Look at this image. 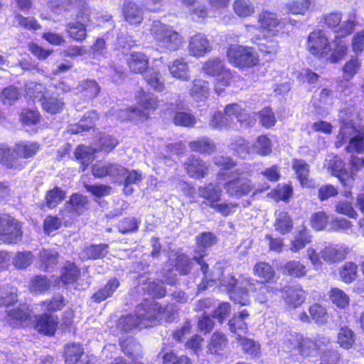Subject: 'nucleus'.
<instances>
[{
    "label": "nucleus",
    "instance_id": "nucleus-52",
    "mask_svg": "<svg viewBox=\"0 0 364 364\" xmlns=\"http://www.w3.org/2000/svg\"><path fill=\"white\" fill-rule=\"evenodd\" d=\"M50 287V280L46 276L38 275L31 279L30 290L33 292L41 293L48 290Z\"/></svg>",
    "mask_w": 364,
    "mask_h": 364
},
{
    "label": "nucleus",
    "instance_id": "nucleus-8",
    "mask_svg": "<svg viewBox=\"0 0 364 364\" xmlns=\"http://www.w3.org/2000/svg\"><path fill=\"white\" fill-rule=\"evenodd\" d=\"M307 46L309 52L318 58H326L331 51L329 41L325 32L321 30L309 34Z\"/></svg>",
    "mask_w": 364,
    "mask_h": 364
},
{
    "label": "nucleus",
    "instance_id": "nucleus-31",
    "mask_svg": "<svg viewBox=\"0 0 364 364\" xmlns=\"http://www.w3.org/2000/svg\"><path fill=\"white\" fill-rule=\"evenodd\" d=\"M39 148L37 142L23 141L15 145V152L18 158L28 159L34 156Z\"/></svg>",
    "mask_w": 364,
    "mask_h": 364
},
{
    "label": "nucleus",
    "instance_id": "nucleus-55",
    "mask_svg": "<svg viewBox=\"0 0 364 364\" xmlns=\"http://www.w3.org/2000/svg\"><path fill=\"white\" fill-rule=\"evenodd\" d=\"M357 276V266L352 262L344 264L340 269V277L343 282L351 283Z\"/></svg>",
    "mask_w": 364,
    "mask_h": 364
},
{
    "label": "nucleus",
    "instance_id": "nucleus-57",
    "mask_svg": "<svg viewBox=\"0 0 364 364\" xmlns=\"http://www.w3.org/2000/svg\"><path fill=\"white\" fill-rule=\"evenodd\" d=\"M253 149L262 156H266L272 152V144L270 139L264 135L257 137Z\"/></svg>",
    "mask_w": 364,
    "mask_h": 364
},
{
    "label": "nucleus",
    "instance_id": "nucleus-54",
    "mask_svg": "<svg viewBox=\"0 0 364 364\" xmlns=\"http://www.w3.org/2000/svg\"><path fill=\"white\" fill-rule=\"evenodd\" d=\"M139 223V221L134 217L125 218L118 223L117 228L122 234L134 232L138 230Z\"/></svg>",
    "mask_w": 364,
    "mask_h": 364
},
{
    "label": "nucleus",
    "instance_id": "nucleus-12",
    "mask_svg": "<svg viewBox=\"0 0 364 364\" xmlns=\"http://www.w3.org/2000/svg\"><path fill=\"white\" fill-rule=\"evenodd\" d=\"M324 166H326L328 171H331L332 175L338 177L344 186L348 185L346 178L348 174L345 168V164L338 156L333 154L328 155ZM348 181H349V179H348Z\"/></svg>",
    "mask_w": 364,
    "mask_h": 364
},
{
    "label": "nucleus",
    "instance_id": "nucleus-28",
    "mask_svg": "<svg viewBox=\"0 0 364 364\" xmlns=\"http://www.w3.org/2000/svg\"><path fill=\"white\" fill-rule=\"evenodd\" d=\"M114 115L122 120H144L147 119L148 113L136 107L119 109L115 111Z\"/></svg>",
    "mask_w": 364,
    "mask_h": 364
},
{
    "label": "nucleus",
    "instance_id": "nucleus-20",
    "mask_svg": "<svg viewBox=\"0 0 364 364\" xmlns=\"http://www.w3.org/2000/svg\"><path fill=\"white\" fill-rule=\"evenodd\" d=\"M170 74L175 78L183 81L191 79L189 67L183 58H177L168 65Z\"/></svg>",
    "mask_w": 364,
    "mask_h": 364
},
{
    "label": "nucleus",
    "instance_id": "nucleus-50",
    "mask_svg": "<svg viewBox=\"0 0 364 364\" xmlns=\"http://www.w3.org/2000/svg\"><path fill=\"white\" fill-rule=\"evenodd\" d=\"M255 275L262 279V282L269 281L274 274L273 268L267 262H258L254 267Z\"/></svg>",
    "mask_w": 364,
    "mask_h": 364
},
{
    "label": "nucleus",
    "instance_id": "nucleus-43",
    "mask_svg": "<svg viewBox=\"0 0 364 364\" xmlns=\"http://www.w3.org/2000/svg\"><path fill=\"white\" fill-rule=\"evenodd\" d=\"M283 271L289 276L301 277L306 275V267L299 261L291 260L284 265Z\"/></svg>",
    "mask_w": 364,
    "mask_h": 364
},
{
    "label": "nucleus",
    "instance_id": "nucleus-29",
    "mask_svg": "<svg viewBox=\"0 0 364 364\" xmlns=\"http://www.w3.org/2000/svg\"><path fill=\"white\" fill-rule=\"evenodd\" d=\"M189 148L196 152L210 154L215 151V143L206 136H202L188 143Z\"/></svg>",
    "mask_w": 364,
    "mask_h": 364
},
{
    "label": "nucleus",
    "instance_id": "nucleus-19",
    "mask_svg": "<svg viewBox=\"0 0 364 364\" xmlns=\"http://www.w3.org/2000/svg\"><path fill=\"white\" fill-rule=\"evenodd\" d=\"M123 14L126 21L133 25L140 24L144 19L143 9L132 1H128L124 4Z\"/></svg>",
    "mask_w": 364,
    "mask_h": 364
},
{
    "label": "nucleus",
    "instance_id": "nucleus-49",
    "mask_svg": "<svg viewBox=\"0 0 364 364\" xmlns=\"http://www.w3.org/2000/svg\"><path fill=\"white\" fill-rule=\"evenodd\" d=\"M75 156L81 164L82 171H84L91 164V149L85 145H79L75 150Z\"/></svg>",
    "mask_w": 364,
    "mask_h": 364
},
{
    "label": "nucleus",
    "instance_id": "nucleus-5",
    "mask_svg": "<svg viewBox=\"0 0 364 364\" xmlns=\"http://www.w3.org/2000/svg\"><path fill=\"white\" fill-rule=\"evenodd\" d=\"M346 254V249L338 245L325 246L319 252L313 247L306 250L307 257L314 268L320 267L322 260L328 264L340 262L345 259Z\"/></svg>",
    "mask_w": 364,
    "mask_h": 364
},
{
    "label": "nucleus",
    "instance_id": "nucleus-1",
    "mask_svg": "<svg viewBox=\"0 0 364 364\" xmlns=\"http://www.w3.org/2000/svg\"><path fill=\"white\" fill-rule=\"evenodd\" d=\"M223 285L230 292V299L241 306H247L250 304L248 291H255V298L261 304H264L277 294L279 289L259 283L250 278L237 279L234 276L229 275L224 279Z\"/></svg>",
    "mask_w": 364,
    "mask_h": 364
},
{
    "label": "nucleus",
    "instance_id": "nucleus-48",
    "mask_svg": "<svg viewBox=\"0 0 364 364\" xmlns=\"http://www.w3.org/2000/svg\"><path fill=\"white\" fill-rule=\"evenodd\" d=\"M312 0H295L287 4V9L292 14L305 15L309 10Z\"/></svg>",
    "mask_w": 364,
    "mask_h": 364
},
{
    "label": "nucleus",
    "instance_id": "nucleus-46",
    "mask_svg": "<svg viewBox=\"0 0 364 364\" xmlns=\"http://www.w3.org/2000/svg\"><path fill=\"white\" fill-rule=\"evenodd\" d=\"M16 289L11 286L0 287V306H8L17 301Z\"/></svg>",
    "mask_w": 364,
    "mask_h": 364
},
{
    "label": "nucleus",
    "instance_id": "nucleus-39",
    "mask_svg": "<svg viewBox=\"0 0 364 364\" xmlns=\"http://www.w3.org/2000/svg\"><path fill=\"white\" fill-rule=\"evenodd\" d=\"M228 339L225 335L221 332H215L208 345V350L211 353L219 354L227 345Z\"/></svg>",
    "mask_w": 364,
    "mask_h": 364
},
{
    "label": "nucleus",
    "instance_id": "nucleus-14",
    "mask_svg": "<svg viewBox=\"0 0 364 364\" xmlns=\"http://www.w3.org/2000/svg\"><path fill=\"white\" fill-rule=\"evenodd\" d=\"M222 194L223 190L218 184L209 183L198 188V196L204 198L210 208L221 200Z\"/></svg>",
    "mask_w": 364,
    "mask_h": 364
},
{
    "label": "nucleus",
    "instance_id": "nucleus-13",
    "mask_svg": "<svg viewBox=\"0 0 364 364\" xmlns=\"http://www.w3.org/2000/svg\"><path fill=\"white\" fill-rule=\"evenodd\" d=\"M341 123L340 132L338 134L337 140L335 142V145L337 148L341 147L346 141H350V137L353 136L361 132L360 127H356L355 124L352 122V119H344L341 116Z\"/></svg>",
    "mask_w": 364,
    "mask_h": 364
},
{
    "label": "nucleus",
    "instance_id": "nucleus-35",
    "mask_svg": "<svg viewBox=\"0 0 364 364\" xmlns=\"http://www.w3.org/2000/svg\"><path fill=\"white\" fill-rule=\"evenodd\" d=\"M87 204L86 197L74 193L71 196L69 201L65 203V207L68 212L80 214L83 212Z\"/></svg>",
    "mask_w": 364,
    "mask_h": 364
},
{
    "label": "nucleus",
    "instance_id": "nucleus-61",
    "mask_svg": "<svg viewBox=\"0 0 364 364\" xmlns=\"http://www.w3.org/2000/svg\"><path fill=\"white\" fill-rule=\"evenodd\" d=\"M173 120L176 125L182 127H193L196 122L195 117L186 112H177Z\"/></svg>",
    "mask_w": 364,
    "mask_h": 364
},
{
    "label": "nucleus",
    "instance_id": "nucleus-34",
    "mask_svg": "<svg viewBox=\"0 0 364 364\" xmlns=\"http://www.w3.org/2000/svg\"><path fill=\"white\" fill-rule=\"evenodd\" d=\"M274 227L277 231L282 235L291 231L293 228L292 220L287 212L276 213Z\"/></svg>",
    "mask_w": 364,
    "mask_h": 364
},
{
    "label": "nucleus",
    "instance_id": "nucleus-37",
    "mask_svg": "<svg viewBox=\"0 0 364 364\" xmlns=\"http://www.w3.org/2000/svg\"><path fill=\"white\" fill-rule=\"evenodd\" d=\"M78 276L77 267L73 263L68 262L61 269L59 284L61 282L63 285H67L73 283L77 279Z\"/></svg>",
    "mask_w": 364,
    "mask_h": 364
},
{
    "label": "nucleus",
    "instance_id": "nucleus-40",
    "mask_svg": "<svg viewBox=\"0 0 364 364\" xmlns=\"http://www.w3.org/2000/svg\"><path fill=\"white\" fill-rule=\"evenodd\" d=\"M144 78L147 84L154 90L161 92L164 88V80L159 71L149 69L144 75Z\"/></svg>",
    "mask_w": 364,
    "mask_h": 364
},
{
    "label": "nucleus",
    "instance_id": "nucleus-42",
    "mask_svg": "<svg viewBox=\"0 0 364 364\" xmlns=\"http://www.w3.org/2000/svg\"><path fill=\"white\" fill-rule=\"evenodd\" d=\"M225 64L218 58H213L207 60L203 65V71L209 75L215 76L225 71Z\"/></svg>",
    "mask_w": 364,
    "mask_h": 364
},
{
    "label": "nucleus",
    "instance_id": "nucleus-64",
    "mask_svg": "<svg viewBox=\"0 0 364 364\" xmlns=\"http://www.w3.org/2000/svg\"><path fill=\"white\" fill-rule=\"evenodd\" d=\"M258 115L260 124L266 128H270L276 123L274 114L269 107L262 109Z\"/></svg>",
    "mask_w": 364,
    "mask_h": 364
},
{
    "label": "nucleus",
    "instance_id": "nucleus-62",
    "mask_svg": "<svg viewBox=\"0 0 364 364\" xmlns=\"http://www.w3.org/2000/svg\"><path fill=\"white\" fill-rule=\"evenodd\" d=\"M348 152L355 151L358 153L364 152V134L360 132L358 134L350 137L349 144L346 148Z\"/></svg>",
    "mask_w": 364,
    "mask_h": 364
},
{
    "label": "nucleus",
    "instance_id": "nucleus-58",
    "mask_svg": "<svg viewBox=\"0 0 364 364\" xmlns=\"http://www.w3.org/2000/svg\"><path fill=\"white\" fill-rule=\"evenodd\" d=\"M361 63L357 58H353L346 63L343 67V77L346 80H350L358 73L360 70Z\"/></svg>",
    "mask_w": 364,
    "mask_h": 364
},
{
    "label": "nucleus",
    "instance_id": "nucleus-36",
    "mask_svg": "<svg viewBox=\"0 0 364 364\" xmlns=\"http://www.w3.org/2000/svg\"><path fill=\"white\" fill-rule=\"evenodd\" d=\"M58 253L54 250L43 249L39 252L41 268L48 270L53 268L58 263Z\"/></svg>",
    "mask_w": 364,
    "mask_h": 364
},
{
    "label": "nucleus",
    "instance_id": "nucleus-23",
    "mask_svg": "<svg viewBox=\"0 0 364 364\" xmlns=\"http://www.w3.org/2000/svg\"><path fill=\"white\" fill-rule=\"evenodd\" d=\"M0 164L9 168L21 167V164L15 152V147L11 149L6 144H0Z\"/></svg>",
    "mask_w": 364,
    "mask_h": 364
},
{
    "label": "nucleus",
    "instance_id": "nucleus-25",
    "mask_svg": "<svg viewBox=\"0 0 364 364\" xmlns=\"http://www.w3.org/2000/svg\"><path fill=\"white\" fill-rule=\"evenodd\" d=\"M138 306L136 309L135 315H127L126 316H122L117 323V327L122 331L127 332L132 330L134 328H148L149 326H144L141 322L142 319L140 318L139 314L138 313Z\"/></svg>",
    "mask_w": 364,
    "mask_h": 364
},
{
    "label": "nucleus",
    "instance_id": "nucleus-38",
    "mask_svg": "<svg viewBox=\"0 0 364 364\" xmlns=\"http://www.w3.org/2000/svg\"><path fill=\"white\" fill-rule=\"evenodd\" d=\"M311 241V236L309 231L305 228H303L294 236V239L291 242L290 250L294 252H297L304 248V247L307 244L310 243Z\"/></svg>",
    "mask_w": 364,
    "mask_h": 364
},
{
    "label": "nucleus",
    "instance_id": "nucleus-24",
    "mask_svg": "<svg viewBox=\"0 0 364 364\" xmlns=\"http://www.w3.org/2000/svg\"><path fill=\"white\" fill-rule=\"evenodd\" d=\"M225 114L228 120L235 118L242 124H245L247 127L251 126L252 120L250 114L237 104L227 105L225 109Z\"/></svg>",
    "mask_w": 364,
    "mask_h": 364
},
{
    "label": "nucleus",
    "instance_id": "nucleus-7",
    "mask_svg": "<svg viewBox=\"0 0 364 364\" xmlns=\"http://www.w3.org/2000/svg\"><path fill=\"white\" fill-rule=\"evenodd\" d=\"M22 237L20 223L11 215H0V240L10 244L16 243Z\"/></svg>",
    "mask_w": 364,
    "mask_h": 364
},
{
    "label": "nucleus",
    "instance_id": "nucleus-53",
    "mask_svg": "<svg viewBox=\"0 0 364 364\" xmlns=\"http://www.w3.org/2000/svg\"><path fill=\"white\" fill-rule=\"evenodd\" d=\"M138 103L146 112V110L155 109L159 105V101L153 94L141 91L139 94Z\"/></svg>",
    "mask_w": 364,
    "mask_h": 364
},
{
    "label": "nucleus",
    "instance_id": "nucleus-47",
    "mask_svg": "<svg viewBox=\"0 0 364 364\" xmlns=\"http://www.w3.org/2000/svg\"><path fill=\"white\" fill-rule=\"evenodd\" d=\"M311 318L318 324H324L328 321V314L326 309L321 305L314 304L309 309Z\"/></svg>",
    "mask_w": 364,
    "mask_h": 364
},
{
    "label": "nucleus",
    "instance_id": "nucleus-10",
    "mask_svg": "<svg viewBox=\"0 0 364 364\" xmlns=\"http://www.w3.org/2000/svg\"><path fill=\"white\" fill-rule=\"evenodd\" d=\"M183 166L188 176L196 179L205 178L208 173L209 165L194 155L189 156Z\"/></svg>",
    "mask_w": 364,
    "mask_h": 364
},
{
    "label": "nucleus",
    "instance_id": "nucleus-60",
    "mask_svg": "<svg viewBox=\"0 0 364 364\" xmlns=\"http://www.w3.org/2000/svg\"><path fill=\"white\" fill-rule=\"evenodd\" d=\"M33 261V255L30 251L18 252L16 254L13 264L18 269H26Z\"/></svg>",
    "mask_w": 364,
    "mask_h": 364
},
{
    "label": "nucleus",
    "instance_id": "nucleus-45",
    "mask_svg": "<svg viewBox=\"0 0 364 364\" xmlns=\"http://www.w3.org/2000/svg\"><path fill=\"white\" fill-rule=\"evenodd\" d=\"M119 286V282L117 279H110L102 289L92 296V299L97 301H104L110 296Z\"/></svg>",
    "mask_w": 364,
    "mask_h": 364
},
{
    "label": "nucleus",
    "instance_id": "nucleus-63",
    "mask_svg": "<svg viewBox=\"0 0 364 364\" xmlns=\"http://www.w3.org/2000/svg\"><path fill=\"white\" fill-rule=\"evenodd\" d=\"M174 266L181 274H188L192 268V262L186 255L180 254L175 259Z\"/></svg>",
    "mask_w": 364,
    "mask_h": 364
},
{
    "label": "nucleus",
    "instance_id": "nucleus-32",
    "mask_svg": "<svg viewBox=\"0 0 364 364\" xmlns=\"http://www.w3.org/2000/svg\"><path fill=\"white\" fill-rule=\"evenodd\" d=\"M232 8L235 14L240 18L250 17L255 12L254 4L250 0H235Z\"/></svg>",
    "mask_w": 364,
    "mask_h": 364
},
{
    "label": "nucleus",
    "instance_id": "nucleus-44",
    "mask_svg": "<svg viewBox=\"0 0 364 364\" xmlns=\"http://www.w3.org/2000/svg\"><path fill=\"white\" fill-rule=\"evenodd\" d=\"M66 193L58 187L49 190L46 196V206L50 208L56 207L65 197Z\"/></svg>",
    "mask_w": 364,
    "mask_h": 364
},
{
    "label": "nucleus",
    "instance_id": "nucleus-27",
    "mask_svg": "<svg viewBox=\"0 0 364 364\" xmlns=\"http://www.w3.org/2000/svg\"><path fill=\"white\" fill-rule=\"evenodd\" d=\"M209 93L208 82L201 79H195L189 89L190 95L196 101H203L208 98Z\"/></svg>",
    "mask_w": 364,
    "mask_h": 364
},
{
    "label": "nucleus",
    "instance_id": "nucleus-3",
    "mask_svg": "<svg viewBox=\"0 0 364 364\" xmlns=\"http://www.w3.org/2000/svg\"><path fill=\"white\" fill-rule=\"evenodd\" d=\"M149 31L158 46L167 52L177 50L182 44L181 36L170 26L159 21H154Z\"/></svg>",
    "mask_w": 364,
    "mask_h": 364
},
{
    "label": "nucleus",
    "instance_id": "nucleus-33",
    "mask_svg": "<svg viewBox=\"0 0 364 364\" xmlns=\"http://www.w3.org/2000/svg\"><path fill=\"white\" fill-rule=\"evenodd\" d=\"M84 355V350L79 343H70L65 348V362L68 364L77 363Z\"/></svg>",
    "mask_w": 364,
    "mask_h": 364
},
{
    "label": "nucleus",
    "instance_id": "nucleus-30",
    "mask_svg": "<svg viewBox=\"0 0 364 364\" xmlns=\"http://www.w3.org/2000/svg\"><path fill=\"white\" fill-rule=\"evenodd\" d=\"M41 102L43 109L51 114L61 112L65 105L62 99L53 96L43 95L41 97Z\"/></svg>",
    "mask_w": 364,
    "mask_h": 364
},
{
    "label": "nucleus",
    "instance_id": "nucleus-17",
    "mask_svg": "<svg viewBox=\"0 0 364 364\" xmlns=\"http://www.w3.org/2000/svg\"><path fill=\"white\" fill-rule=\"evenodd\" d=\"M118 144V140L112 135L99 133L92 141V154L97 151L109 152Z\"/></svg>",
    "mask_w": 364,
    "mask_h": 364
},
{
    "label": "nucleus",
    "instance_id": "nucleus-56",
    "mask_svg": "<svg viewBox=\"0 0 364 364\" xmlns=\"http://www.w3.org/2000/svg\"><path fill=\"white\" fill-rule=\"evenodd\" d=\"M236 339L245 353L253 356H256L259 353V345L253 340L242 336L237 337Z\"/></svg>",
    "mask_w": 364,
    "mask_h": 364
},
{
    "label": "nucleus",
    "instance_id": "nucleus-2",
    "mask_svg": "<svg viewBox=\"0 0 364 364\" xmlns=\"http://www.w3.org/2000/svg\"><path fill=\"white\" fill-rule=\"evenodd\" d=\"M250 171L247 166L236 168L232 173V178L224 184L228 195L233 198H242L250 193H255V185L250 178Z\"/></svg>",
    "mask_w": 364,
    "mask_h": 364
},
{
    "label": "nucleus",
    "instance_id": "nucleus-15",
    "mask_svg": "<svg viewBox=\"0 0 364 364\" xmlns=\"http://www.w3.org/2000/svg\"><path fill=\"white\" fill-rule=\"evenodd\" d=\"M258 23L262 29L271 32H278L283 28L284 22L279 19L277 14L267 10L262 11L257 17Z\"/></svg>",
    "mask_w": 364,
    "mask_h": 364
},
{
    "label": "nucleus",
    "instance_id": "nucleus-51",
    "mask_svg": "<svg viewBox=\"0 0 364 364\" xmlns=\"http://www.w3.org/2000/svg\"><path fill=\"white\" fill-rule=\"evenodd\" d=\"M331 301L338 308L344 309L349 304L348 296L338 288H333L330 291Z\"/></svg>",
    "mask_w": 364,
    "mask_h": 364
},
{
    "label": "nucleus",
    "instance_id": "nucleus-21",
    "mask_svg": "<svg viewBox=\"0 0 364 364\" xmlns=\"http://www.w3.org/2000/svg\"><path fill=\"white\" fill-rule=\"evenodd\" d=\"M130 70L134 73H142L148 69L149 58L141 52H132L127 59Z\"/></svg>",
    "mask_w": 364,
    "mask_h": 364
},
{
    "label": "nucleus",
    "instance_id": "nucleus-16",
    "mask_svg": "<svg viewBox=\"0 0 364 364\" xmlns=\"http://www.w3.org/2000/svg\"><path fill=\"white\" fill-rule=\"evenodd\" d=\"M285 303L292 308L301 306L306 299L305 291L299 287H288L282 291V295Z\"/></svg>",
    "mask_w": 364,
    "mask_h": 364
},
{
    "label": "nucleus",
    "instance_id": "nucleus-11",
    "mask_svg": "<svg viewBox=\"0 0 364 364\" xmlns=\"http://www.w3.org/2000/svg\"><path fill=\"white\" fill-rule=\"evenodd\" d=\"M209 40L203 33H197L191 37L188 50L191 55L200 58L211 50Z\"/></svg>",
    "mask_w": 364,
    "mask_h": 364
},
{
    "label": "nucleus",
    "instance_id": "nucleus-41",
    "mask_svg": "<svg viewBox=\"0 0 364 364\" xmlns=\"http://www.w3.org/2000/svg\"><path fill=\"white\" fill-rule=\"evenodd\" d=\"M292 166L302 186H308V177L309 174V165L304 160L294 159L292 163Z\"/></svg>",
    "mask_w": 364,
    "mask_h": 364
},
{
    "label": "nucleus",
    "instance_id": "nucleus-4",
    "mask_svg": "<svg viewBox=\"0 0 364 364\" xmlns=\"http://www.w3.org/2000/svg\"><path fill=\"white\" fill-rule=\"evenodd\" d=\"M138 311L139 316L142 319L141 321L142 324L153 326L161 319H165L166 321H172L176 309L172 304L163 307L154 301H145L138 305Z\"/></svg>",
    "mask_w": 364,
    "mask_h": 364
},
{
    "label": "nucleus",
    "instance_id": "nucleus-59",
    "mask_svg": "<svg viewBox=\"0 0 364 364\" xmlns=\"http://www.w3.org/2000/svg\"><path fill=\"white\" fill-rule=\"evenodd\" d=\"M62 223L61 218L56 215H48L43 221V231L45 234L50 235L54 231L60 229Z\"/></svg>",
    "mask_w": 364,
    "mask_h": 364
},
{
    "label": "nucleus",
    "instance_id": "nucleus-22",
    "mask_svg": "<svg viewBox=\"0 0 364 364\" xmlns=\"http://www.w3.org/2000/svg\"><path fill=\"white\" fill-rule=\"evenodd\" d=\"M57 325V318L51 314H44L38 316L36 318V329L40 333L47 336L54 334Z\"/></svg>",
    "mask_w": 364,
    "mask_h": 364
},
{
    "label": "nucleus",
    "instance_id": "nucleus-18",
    "mask_svg": "<svg viewBox=\"0 0 364 364\" xmlns=\"http://www.w3.org/2000/svg\"><path fill=\"white\" fill-rule=\"evenodd\" d=\"M250 317L247 309H242L238 314H235L229 321V328L232 333L237 335V337L245 334L247 332V324L246 320Z\"/></svg>",
    "mask_w": 364,
    "mask_h": 364
},
{
    "label": "nucleus",
    "instance_id": "nucleus-26",
    "mask_svg": "<svg viewBox=\"0 0 364 364\" xmlns=\"http://www.w3.org/2000/svg\"><path fill=\"white\" fill-rule=\"evenodd\" d=\"M337 343L343 349L351 348L356 340L355 332L349 327L344 326L340 328L336 336Z\"/></svg>",
    "mask_w": 364,
    "mask_h": 364
},
{
    "label": "nucleus",
    "instance_id": "nucleus-9",
    "mask_svg": "<svg viewBox=\"0 0 364 364\" xmlns=\"http://www.w3.org/2000/svg\"><path fill=\"white\" fill-rule=\"evenodd\" d=\"M196 242L198 250H196L192 259L196 262L200 266L202 272L205 273L208 265L203 262V257L205 255V249L210 247L217 242V237L210 232H204L196 237Z\"/></svg>",
    "mask_w": 364,
    "mask_h": 364
},
{
    "label": "nucleus",
    "instance_id": "nucleus-6",
    "mask_svg": "<svg viewBox=\"0 0 364 364\" xmlns=\"http://www.w3.org/2000/svg\"><path fill=\"white\" fill-rule=\"evenodd\" d=\"M230 63L236 67H250L257 64V56L252 48L232 45L227 51Z\"/></svg>",
    "mask_w": 364,
    "mask_h": 364
}]
</instances>
